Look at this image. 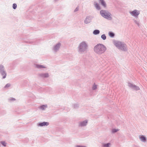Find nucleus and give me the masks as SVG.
Returning <instances> with one entry per match:
<instances>
[{"label":"nucleus","instance_id":"nucleus-14","mask_svg":"<svg viewBox=\"0 0 147 147\" xmlns=\"http://www.w3.org/2000/svg\"><path fill=\"white\" fill-rule=\"evenodd\" d=\"M35 65L36 68L39 69L45 68H46L43 65L37 64H35Z\"/></svg>","mask_w":147,"mask_h":147},{"label":"nucleus","instance_id":"nucleus-2","mask_svg":"<svg viewBox=\"0 0 147 147\" xmlns=\"http://www.w3.org/2000/svg\"><path fill=\"white\" fill-rule=\"evenodd\" d=\"M114 44L118 49L123 51L125 52L127 50V45L124 42L115 41Z\"/></svg>","mask_w":147,"mask_h":147},{"label":"nucleus","instance_id":"nucleus-28","mask_svg":"<svg viewBox=\"0 0 147 147\" xmlns=\"http://www.w3.org/2000/svg\"><path fill=\"white\" fill-rule=\"evenodd\" d=\"M1 144L4 146H6V143L4 141H1Z\"/></svg>","mask_w":147,"mask_h":147},{"label":"nucleus","instance_id":"nucleus-30","mask_svg":"<svg viewBox=\"0 0 147 147\" xmlns=\"http://www.w3.org/2000/svg\"><path fill=\"white\" fill-rule=\"evenodd\" d=\"M79 9V7L78 6L74 10V12H76L78 11Z\"/></svg>","mask_w":147,"mask_h":147},{"label":"nucleus","instance_id":"nucleus-21","mask_svg":"<svg viewBox=\"0 0 147 147\" xmlns=\"http://www.w3.org/2000/svg\"><path fill=\"white\" fill-rule=\"evenodd\" d=\"M5 71V68L2 65H0V72Z\"/></svg>","mask_w":147,"mask_h":147},{"label":"nucleus","instance_id":"nucleus-6","mask_svg":"<svg viewBox=\"0 0 147 147\" xmlns=\"http://www.w3.org/2000/svg\"><path fill=\"white\" fill-rule=\"evenodd\" d=\"M61 46V43L59 42L55 45L52 49V50L55 52L56 53L59 50Z\"/></svg>","mask_w":147,"mask_h":147},{"label":"nucleus","instance_id":"nucleus-19","mask_svg":"<svg viewBox=\"0 0 147 147\" xmlns=\"http://www.w3.org/2000/svg\"><path fill=\"white\" fill-rule=\"evenodd\" d=\"M47 107V105H42L40 107V108L42 110H44L45 109V108H46Z\"/></svg>","mask_w":147,"mask_h":147},{"label":"nucleus","instance_id":"nucleus-7","mask_svg":"<svg viewBox=\"0 0 147 147\" xmlns=\"http://www.w3.org/2000/svg\"><path fill=\"white\" fill-rule=\"evenodd\" d=\"M128 86L130 88L136 91L140 90V88L139 87L134 84H133L130 82L128 83Z\"/></svg>","mask_w":147,"mask_h":147},{"label":"nucleus","instance_id":"nucleus-32","mask_svg":"<svg viewBox=\"0 0 147 147\" xmlns=\"http://www.w3.org/2000/svg\"><path fill=\"white\" fill-rule=\"evenodd\" d=\"M10 100L11 101H15L16 100V99L14 98H11Z\"/></svg>","mask_w":147,"mask_h":147},{"label":"nucleus","instance_id":"nucleus-27","mask_svg":"<svg viewBox=\"0 0 147 147\" xmlns=\"http://www.w3.org/2000/svg\"><path fill=\"white\" fill-rule=\"evenodd\" d=\"M12 7L14 9H16L17 7V4L16 3H13V4Z\"/></svg>","mask_w":147,"mask_h":147},{"label":"nucleus","instance_id":"nucleus-8","mask_svg":"<svg viewBox=\"0 0 147 147\" xmlns=\"http://www.w3.org/2000/svg\"><path fill=\"white\" fill-rule=\"evenodd\" d=\"M92 18L93 17L91 16H87L84 20V23L85 24L90 23L91 22Z\"/></svg>","mask_w":147,"mask_h":147},{"label":"nucleus","instance_id":"nucleus-26","mask_svg":"<svg viewBox=\"0 0 147 147\" xmlns=\"http://www.w3.org/2000/svg\"><path fill=\"white\" fill-rule=\"evenodd\" d=\"M11 86V85L10 83H7L5 86L4 88L7 89L10 87Z\"/></svg>","mask_w":147,"mask_h":147},{"label":"nucleus","instance_id":"nucleus-10","mask_svg":"<svg viewBox=\"0 0 147 147\" xmlns=\"http://www.w3.org/2000/svg\"><path fill=\"white\" fill-rule=\"evenodd\" d=\"M38 76L42 78H47L49 77V75L48 73H42L39 74Z\"/></svg>","mask_w":147,"mask_h":147},{"label":"nucleus","instance_id":"nucleus-15","mask_svg":"<svg viewBox=\"0 0 147 147\" xmlns=\"http://www.w3.org/2000/svg\"><path fill=\"white\" fill-rule=\"evenodd\" d=\"M0 74L3 76V78L4 79L6 78L7 76V73L5 71L0 72Z\"/></svg>","mask_w":147,"mask_h":147},{"label":"nucleus","instance_id":"nucleus-5","mask_svg":"<svg viewBox=\"0 0 147 147\" xmlns=\"http://www.w3.org/2000/svg\"><path fill=\"white\" fill-rule=\"evenodd\" d=\"M129 13L132 16L135 18H137L140 13V11L137 10L135 9L133 11H129Z\"/></svg>","mask_w":147,"mask_h":147},{"label":"nucleus","instance_id":"nucleus-24","mask_svg":"<svg viewBox=\"0 0 147 147\" xmlns=\"http://www.w3.org/2000/svg\"><path fill=\"white\" fill-rule=\"evenodd\" d=\"M101 38L103 40H105L106 39L107 37L105 34H102L101 36Z\"/></svg>","mask_w":147,"mask_h":147},{"label":"nucleus","instance_id":"nucleus-31","mask_svg":"<svg viewBox=\"0 0 147 147\" xmlns=\"http://www.w3.org/2000/svg\"><path fill=\"white\" fill-rule=\"evenodd\" d=\"M76 147H86V146L80 145H77Z\"/></svg>","mask_w":147,"mask_h":147},{"label":"nucleus","instance_id":"nucleus-20","mask_svg":"<svg viewBox=\"0 0 147 147\" xmlns=\"http://www.w3.org/2000/svg\"><path fill=\"white\" fill-rule=\"evenodd\" d=\"M111 144L110 143H108L105 144H104L102 146L103 147H110Z\"/></svg>","mask_w":147,"mask_h":147},{"label":"nucleus","instance_id":"nucleus-12","mask_svg":"<svg viewBox=\"0 0 147 147\" xmlns=\"http://www.w3.org/2000/svg\"><path fill=\"white\" fill-rule=\"evenodd\" d=\"M139 138L140 140L144 142H145L147 141L146 138L144 135H140L139 136Z\"/></svg>","mask_w":147,"mask_h":147},{"label":"nucleus","instance_id":"nucleus-18","mask_svg":"<svg viewBox=\"0 0 147 147\" xmlns=\"http://www.w3.org/2000/svg\"><path fill=\"white\" fill-rule=\"evenodd\" d=\"M100 31L98 30H94L93 32V33L94 34L96 35L99 34L100 33Z\"/></svg>","mask_w":147,"mask_h":147},{"label":"nucleus","instance_id":"nucleus-13","mask_svg":"<svg viewBox=\"0 0 147 147\" xmlns=\"http://www.w3.org/2000/svg\"><path fill=\"white\" fill-rule=\"evenodd\" d=\"M94 7L97 10H100L101 9V7L98 3L94 2Z\"/></svg>","mask_w":147,"mask_h":147},{"label":"nucleus","instance_id":"nucleus-23","mask_svg":"<svg viewBox=\"0 0 147 147\" xmlns=\"http://www.w3.org/2000/svg\"><path fill=\"white\" fill-rule=\"evenodd\" d=\"M119 130L118 129H113L112 130V133L113 134L115 133Z\"/></svg>","mask_w":147,"mask_h":147},{"label":"nucleus","instance_id":"nucleus-25","mask_svg":"<svg viewBox=\"0 0 147 147\" xmlns=\"http://www.w3.org/2000/svg\"><path fill=\"white\" fill-rule=\"evenodd\" d=\"M74 108L75 109H77L79 107V105L77 103H76L74 105Z\"/></svg>","mask_w":147,"mask_h":147},{"label":"nucleus","instance_id":"nucleus-22","mask_svg":"<svg viewBox=\"0 0 147 147\" xmlns=\"http://www.w3.org/2000/svg\"><path fill=\"white\" fill-rule=\"evenodd\" d=\"M97 85L94 83L92 86V89L93 90H96L97 88Z\"/></svg>","mask_w":147,"mask_h":147},{"label":"nucleus","instance_id":"nucleus-34","mask_svg":"<svg viewBox=\"0 0 147 147\" xmlns=\"http://www.w3.org/2000/svg\"><path fill=\"white\" fill-rule=\"evenodd\" d=\"M55 1H56L57 0H54Z\"/></svg>","mask_w":147,"mask_h":147},{"label":"nucleus","instance_id":"nucleus-1","mask_svg":"<svg viewBox=\"0 0 147 147\" xmlns=\"http://www.w3.org/2000/svg\"><path fill=\"white\" fill-rule=\"evenodd\" d=\"M94 51L98 54L104 53L107 50V48L104 45L98 44L95 46L94 49Z\"/></svg>","mask_w":147,"mask_h":147},{"label":"nucleus","instance_id":"nucleus-9","mask_svg":"<svg viewBox=\"0 0 147 147\" xmlns=\"http://www.w3.org/2000/svg\"><path fill=\"white\" fill-rule=\"evenodd\" d=\"M88 120H86L84 121H80L79 123V126L83 127L86 126L87 125Z\"/></svg>","mask_w":147,"mask_h":147},{"label":"nucleus","instance_id":"nucleus-4","mask_svg":"<svg viewBox=\"0 0 147 147\" xmlns=\"http://www.w3.org/2000/svg\"><path fill=\"white\" fill-rule=\"evenodd\" d=\"M100 13L101 16L104 18L109 20H112L111 14L108 11L102 9L100 11Z\"/></svg>","mask_w":147,"mask_h":147},{"label":"nucleus","instance_id":"nucleus-3","mask_svg":"<svg viewBox=\"0 0 147 147\" xmlns=\"http://www.w3.org/2000/svg\"><path fill=\"white\" fill-rule=\"evenodd\" d=\"M88 48V46L85 41H83L81 42L78 47V51L80 54L84 53L86 51Z\"/></svg>","mask_w":147,"mask_h":147},{"label":"nucleus","instance_id":"nucleus-29","mask_svg":"<svg viewBox=\"0 0 147 147\" xmlns=\"http://www.w3.org/2000/svg\"><path fill=\"white\" fill-rule=\"evenodd\" d=\"M134 22L136 24H137V25L139 26V27L140 26V24H139V23L137 21H136V20H134Z\"/></svg>","mask_w":147,"mask_h":147},{"label":"nucleus","instance_id":"nucleus-11","mask_svg":"<svg viewBox=\"0 0 147 147\" xmlns=\"http://www.w3.org/2000/svg\"><path fill=\"white\" fill-rule=\"evenodd\" d=\"M49 123L47 122H40L38 123L37 125L38 126L42 127L43 126H47L49 125Z\"/></svg>","mask_w":147,"mask_h":147},{"label":"nucleus","instance_id":"nucleus-16","mask_svg":"<svg viewBox=\"0 0 147 147\" xmlns=\"http://www.w3.org/2000/svg\"><path fill=\"white\" fill-rule=\"evenodd\" d=\"M99 2L104 7H106V4L104 0H99Z\"/></svg>","mask_w":147,"mask_h":147},{"label":"nucleus","instance_id":"nucleus-17","mask_svg":"<svg viewBox=\"0 0 147 147\" xmlns=\"http://www.w3.org/2000/svg\"><path fill=\"white\" fill-rule=\"evenodd\" d=\"M109 36L111 38H114L115 36V34L113 32L110 31L108 33Z\"/></svg>","mask_w":147,"mask_h":147},{"label":"nucleus","instance_id":"nucleus-33","mask_svg":"<svg viewBox=\"0 0 147 147\" xmlns=\"http://www.w3.org/2000/svg\"><path fill=\"white\" fill-rule=\"evenodd\" d=\"M28 43H33V42H28Z\"/></svg>","mask_w":147,"mask_h":147}]
</instances>
